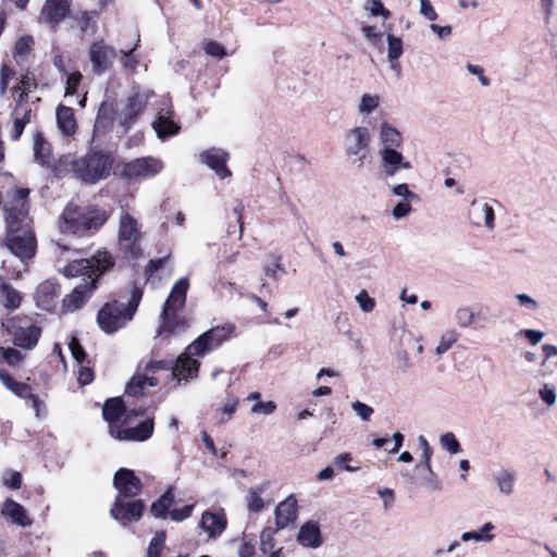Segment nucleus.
<instances>
[{
  "label": "nucleus",
  "mask_w": 557,
  "mask_h": 557,
  "mask_svg": "<svg viewBox=\"0 0 557 557\" xmlns=\"http://www.w3.org/2000/svg\"><path fill=\"white\" fill-rule=\"evenodd\" d=\"M539 397L548 407L555 406L557 401L556 387L553 384H544L539 389Z\"/></svg>",
  "instance_id": "nucleus-46"
},
{
  "label": "nucleus",
  "mask_w": 557,
  "mask_h": 557,
  "mask_svg": "<svg viewBox=\"0 0 557 557\" xmlns=\"http://www.w3.org/2000/svg\"><path fill=\"white\" fill-rule=\"evenodd\" d=\"M164 546L165 533L163 531L157 532L148 545L145 557H161Z\"/></svg>",
  "instance_id": "nucleus-41"
},
{
  "label": "nucleus",
  "mask_w": 557,
  "mask_h": 557,
  "mask_svg": "<svg viewBox=\"0 0 557 557\" xmlns=\"http://www.w3.org/2000/svg\"><path fill=\"white\" fill-rule=\"evenodd\" d=\"M356 300L363 312H371L375 307V300L372 297H370L366 290H361L356 296Z\"/></svg>",
  "instance_id": "nucleus-60"
},
{
  "label": "nucleus",
  "mask_w": 557,
  "mask_h": 557,
  "mask_svg": "<svg viewBox=\"0 0 557 557\" xmlns=\"http://www.w3.org/2000/svg\"><path fill=\"white\" fill-rule=\"evenodd\" d=\"M188 287L189 283L186 277L180 278L172 287L161 313L160 336L177 334L187 327V322L181 312L185 306Z\"/></svg>",
  "instance_id": "nucleus-5"
},
{
  "label": "nucleus",
  "mask_w": 557,
  "mask_h": 557,
  "mask_svg": "<svg viewBox=\"0 0 557 557\" xmlns=\"http://www.w3.org/2000/svg\"><path fill=\"white\" fill-rule=\"evenodd\" d=\"M298 542L306 547L317 548L322 544L320 529L317 522L308 521L299 530Z\"/></svg>",
  "instance_id": "nucleus-30"
},
{
  "label": "nucleus",
  "mask_w": 557,
  "mask_h": 557,
  "mask_svg": "<svg viewBox=\"0 0 557 557\" xmlns=\"http://www.w3.org/2000/svg\"><path fill=\"white\" fill-rule=\"evenodd\" d=\"M454 317L457 325L461 329L469 327L475 320L474 312L470 307H459Z\"/></svg>",
  "instance_id": "nucleus-43"
},
{
  "label": "nucleus",
  "mask_w": 557,
  "mask_h": 557,
  "mask_svg": "<svg viewBox=\"0 0 557 557\" xmlns=\"http://www.w3.org/2000/svg\"><path fill=\"white\" fill-rule=\"evenodd\" d=\"M0 355L2 359L9 364V366H17L23 360V355L15 348H0Z\"/></svg>",
  "instance_id": "nucleus-52"
},
{
  "label": "nucleus",
  "mask_w": 557,
  "mask_h": 557,
  "mask_svg": "<svg viewBox=\"0 0 557 557\" xmlns=\"http://www.w3.org/2000/svg\"><path fill=\"white\" fill-rule=\"evenodd\" d=\"M115 57V49L102 41L94 42L90 46V61L92 70L97 74L104 72L113 63Z\"/></svg>",
  "instance_id": "nucleus-19"
},
{
  "label": "nucleus",
  "mask_w": 557,
  "mask_h": 557,
  "mask_svg": "<svg viewBox=\"0 0 557 557\" xmlns=\"http://www.w3.org/2000/svg\"><path fill=\"white\" fill-rule=\"evenodd\" d=\"M163 164L160 160L152 157L138 158L123 168V175L128 180H143L160 173Z\"/></svg>",
  "instance_id": "nucleus-12"
},
{
  "label": "nucleus",
  "mask_w": 557,
  "mask_h": 557,
  "mask_svg": "<svg viewBox=\"0 0 557 557\" xmlns=\"http://www.w3.org/2000/svg\"><path fill=\"white\" fill-rule=\"evenodd\" d=\"M351 408L355 411V413L363 421L370 420L371 416L374 412L372 407L359 400L354 401L351 404Z\"/></svg>",
  "instance_id": "nucleus-56"
},
{
  "label": "nucleus",
  "mask_w": 557,
  "mask_h": 557,
  "mask_svg": "<svg viewBox=\"0 0 557 557\" xmlns=\"http://www.w3.org/2000/svg\"><path fill=\"white\" fill-rule=\"evenodd\" d=\"M200 161L208 165L220 178L231 176V171L226 166L228 153L219 148H211L200 153Z\"/></svg>",
  "instance_id": "nucleus-20"
},
{
  "label": "nucleus",
  "mask_w": 557,
  "mask_h": 557,
  "mask_svg": "<svg viewBox=\"0 0 557 557\" xmlns=\"http://www.w3.org/2000/svg\"><path fill=\"white\" fill-rule=\"evenodd\" d=\"M59 295V286L54 281L47 280L38 285L35 292V300L39 308L49 310Z\"/></svg>",
  "instance_id": "nucleus-26"
},
{
  "label": "nucleus",
  "mask_w": 557,
  "mask_h": 557,
  "mask_svg": "<svg viewBox=\"0 0 557 557\" xmlns=\"http://www.w3.org/2000/svg\"><path fill=\"white\" fill-rule=\"evenodd\" d=\"M470 222L475 226H484L487 231L495 228V214L492 206L487 202H471Z\"/></svg>",
  "instance_id": "nucleus-22"
},
{
  "label": "nucleus",
  "mask_w": 557,
  "mask_h": 557,
  "mask_svg": "<svg viewBox=\"0 0 557 557\" xmlns=\"http://www.w3.org/2000/svg\"><path fill=\"white\" fill-rule=\"evenodd\" d=\"M0 380L3 383V385L12 391L15 395L20 397H27L29 393V387L24 384L16 382L13 377H11L7 372L0 371Z\"/></svg>",
  "instance_id": "nucleus-40"
},
{
  "label": "nucleus",
  "mask_w": 557,
  "mask_h": 557,
  "mask_svg": "<svg viewBox=\"0 0 557 557\" xmlns=\"http://www.w3.org/2000/svg\"><path fill=\"white\" fill-rule=\"evenodd\" d=\"M125 414V406L120 397L111 398L106 401L102 408V416L110 425H117L122 417Z\"/></svg>",
  "instance_id": "nucleus-32"
},
{
  "label": "nucleus",
  "mask_w": 557,
  "mask_h": 557,
  "mask_svg": "<svg viewBox=\"0 0 557 557\" xmlns=\"http://www.w3.org/2000/svg\"><path fill=\"white\" fill-rule=\"evenodd\" d=\"M113 485L117 491V497L132 498L139 494L141 490V482L135 475L134 471L121 468L119 469L113 478Z\"/></svg>",
  "instance_id": "nucleus-16"
},
{
  "label": "nucleus",
  "mask_w": 557,
  "mask_h": 557,
  "mask_svg": "<svg viewBox=\"0 0 557 557\" xmlns=\"http://www.w3.org/2000/svg\"><path fill=\"white\" fill-rule=\"evenodd\" d=\"M28 189H15L11 199L4 202L5 246L22 261L32 259L37 247L28 219Z\"/></svg>",
  "instance_id": "nucleus-1"
},
{
  "label": "nucleus",
  "mask_w": 557,
  "mask_h": 557,
  "mask_svg": "<svg viewBox=\"0 0 557 557\" xmlns=\"http://www.w3.org/2000/svg\"><path fill=\"white\" fill-rule=\"evenodd\" d=\"M237 406H238V399L236 397H233V396L227 397L216 411L218 422L220 424L226 423L232 418L234 412L236 411Z\"/></svg>",
  "instance_id": "nucleus-39"
},
{
  "label": "nucleus",
  "mask_w": 557,
  "mask_h": 557,
  "mask_svg": "<svg viewBox=\"0 0 557 557\" xmlns=\"http://www.w3.org/2000/svg\"><path fill=\"white\" fill-rule=\"evenodd\" d=\"M297 517V500L289 496L281 502L275 508V522L278 529L287 527Z\"/></svg>",
  "instance_id": "nucleus-28"
},
{
  "label": "nucleus",
  "mask_w": 557,
  "mask_h": 557,
  "mask_svg": "<svg viewBox=\"0 0 557 557\" xmlns=\"http://www.w3.org/2000/svg\"><path fill=\"white\" fill-rule=\"evenodd\" d=\"M161 369H169L164 361L148 362L143 371L138 368L132 380L127 383L125 393L129 396H138L143 394L146 388L156 386L158 380L150 375V373Z\"/></svg>",
  "instance_id": "nucleus-11"
},
{
  "label": "nucleus",
  "mask_w": 557,
  "mask_h": 557,
  "mask_svg": "<svg viewBox=\"0 0 557 557\" xmlns=\"http://www.w3.org/2000/svg\"><path fill=\"white\" fill-rule=\"evenodd\" d=\"M174 497L171 490H168L150 508L156 518H165L169 508L172 506Z\"/></svg>",
  "instance_id": "nucleus-38"
},
{
  "label": "nucleus",
  "mask_w": 557,
  "mask_h": 557,
  "mask_svg": "<svg viewBox=\"0 0 557 557\" xmlns=\"http://www.w3.org/2000/svg\"><path fill=\"white\" fill-rule=\"evenodd\" d=\"M414 200H401L393 209L392 214L395 220H400L409 215L412 211L411 202Z\"/></svg>",
  "instance_id": "nucleus-55"
},
{
  "label": "nucleus",
  "mask_w": 557,
  "mask_h": 557,
  "mask_svg": "<svg viewBox=\"0 0 557 557\" xmlns=\"http://www.w3.org/2000/svg\"><path fill=\"white\" fill-rule=\"evenodd\" d=\"M144 508V503L140 499L127 500V497H116L110 515L122 524H126L127 522L139 520Z\"/></svg>",
  "instance_id": "nucleus-13"
},
{
  "label": "nucleus",
  "mask_w": 557,
  "mask_h": 557,
  "mask_svg": "<svg viewBox=\"0 0 557 557\" xmlns=\"http://www.w3.org/2000/svg\"><path fill=\"white\" fill-rule=\"evenodd\" d=\"M33 46L34 39L30 36H22L16 40L13 57L17 64L22 65L27 61Z\"/></svg>",
  "instance_id": "nucleus-33"
},
{
  "label": "nucleus",
  "mask_w": 557,
  "mask_h": 557,
  "mask_svg": "<svg viewBox=\"0 0 557 557\" xmlns=\"http://www.w3.org/2000/svg\"><path fill=\"white\" fill-rule=\"evenodd\" d=\"M107 218L102 210L96 208H81L70 202L60 220V230L63 233L83 234L91 228H99L104 224Z\"/></svg>",
  "instance_id": "nucleus-6"
},
{
  "label": "nucleus",
  "mask_w": 557,
  "mask_h": 557,
  "mask_svg": "<svg viewBox=\"0 0 557 557\" xmlns=\"http://www.w3.org/2000/svg\"><path fill=\"white\" fill-rule=\"evenodd\" d=\"M96 284L91 280H85V283L77 284L71 294L66 295L63 299V309L65 311H75L81 309L87 299L91 296Z\"/></svg>",
  "instance_id": "nucleus-21"
},
{
  "label": "nucleus",
  "mask_w": 557,
  "mask_h": 557,
  "mask_svg": "<svg viewBox=\"0 0 557 557\" xmlns=\"http://www.w3.org/2000/svg\"><path fill=\"white\" fill-rule=\"evenodd\" d=\"M113 164L111 154L91 152L83 157L63 156L59 160L60 171L73 173L85 183L95 184L110 175Z\"/></svg>",
  "instance_id": "nucleus-3"
},
{
  "label": "nucleus",
  "mask_w": 557,
  "mask_h": 557,
  "mask_svg": "<svg viewBox=\"0 0 557 557\" xmlns=\"http://www.w3.org/2000/svg\"><path fill=\"white\" fill-rule=\"evenodd\" d=\"M459 334L454 330H448L441 335L440 343L435 349V354L441 356L448 351L451 346L458 341Z\"/></svg>",
  "instance_id": "nucleus-42"
},
{
  "label": "nucleus",
  "mask_w": 557,
  "mask_h": 557,
  "mask_svg": "<svg viewBox=\"0 0 557 557\" xmlns=\"http://www.w3.org/2000/svg\"><path fill=\"white\" fill-rule=\"evenodd\" d=\"M272 259H273L272 265H268L264 269V272H265L267 276L276 280L278 277V273L285 274L286 271L282 265V262H281L282 258L280 256H273Z\"/></svg>",
  "instance_id": "nucleus-59"
},
{
  "label": "nucleus",
  "mask_w": 557,
  "mask_h": 557,
  "mask_svg": "<svg viewBox=\"0 0 557 557\" xmlns=\"http://www.w3.org/2000/svg\"><path fill=\"white\" fill-rule=\"evenodd\" d=\"M392 193L395 196L403 198V200H420V197L416 193L411 191L405 183L394 186Z\"/></svg>",
  "instance_id": "nucleus-57"
},
{
  "label": "nucleus",
  "mask_w": 557,
  "mask_h": 557,
  "mask_svg": "<svg viewBox=\"0 0 557 557\" xmlns=\"http://www.w3.org/2000/svg\"><path fill=\"white\" fill-rule=\"evenodd\" d=\"M372 133L368 126L348 128L343 135V149L351 165L361 168L371 152Z\"/></svg>",
  "instance_id": "nucleus-7"
},
{
  "label": "nucleus",
  "mask_w": 557,
  "mask_h": 557,
  "mask_svg": "<svg viewBox=\"0 0 557 557\" xmlns=\"http://www.w3.org/2000/svg\"><path fill=\"white\" fill-rule=\"evenodd\" d=\"M379 156L381 172L385 177H393L398 171L412 168L398 149H380Z\"/></svg>",
  "instance_id": "nucleus-15"
},
{
  "label": "nucleus",
  "mask_w": 557,
  "mask_h": 557,
  "mask_svg": "<svg viewBox=\"0 0 557 557\" xmlns=\"http://www.w3.org/2000/svg\"><path fill=\"white\" fill-rule=\"evenodd\" d=\"M153 419L148 418L134 428L122 429L119 425H110L109 434L117 441L144 442L153 433Z\"/></svg>",
  "instance_id": "nucleus-14"
},
{
  "label": "nucleus",
  "mask_w": 557,
  "mask_h": 557,
  "mask_svg": "<svg viewBox=\"0 0 557 557\" xmlns=\"http://www.w3.org/2000/svg\"><path fill=\"white\" fill-rule=\"evenodd\" d=\"M21 294L9 283L2 282L0 284V300L7 308H17L21 304Z\"/></svg>",
  "instance_id": "nucleus-36"
},
{
  "label": "nucleus",
  "mask_w": 557,
  "mask_h": 557,
  "mask_svg": "<svg viewBox=\"0 0 557 557\" xmlns=\"http://www.w3.org/2000/svg\"><path fill=\"white\" fill-rule=\"evenodd\" d=\"M226 525L227 520L225 513L222 510L203 512L199 523V527L211 539L221 535L223 531L226 529Z\"/></svg>",
  "instance_id": "nucleus-23"
},
{
  "label": "nucleus",
  "mask_w": 557,
  "mask_h": 557,
  "mask_svg": "<svg viewBox=\"0 0 557 557\" xmlns=\"http://www.w3.org/2000/svg\"><path fill=\"white\" fill-rule=\"evenodd\" d=\"M380 103L381 98L379 95L363 94L357 106V111L360 115L367 116L373 113L380 107Z\"/></svg>",
  "instance_id": "nucleus-37"
},
{
  "label": "nucleus",
  "mask_w": 557,
  "mask_h": 557,
  "mask_svg": "<svg viewBox=\"0 0 557 557\" xmlns=\"http://www.w3.org/2000/svg\"><path fill=\"white\" fill-rule=\"evenodd\" d=\"M351 460V456L348 453H343L334 458V463L348 472H356L360 469L359 466H350L348 462Z\"/></svg>",
  "instance_id": "nucleus-62"
},
{
  "label": "nucleus",
  "mask_w": 557,
  "mask_h": 557,
  "mask_svg": "<svg viewBox=\"0 0 557 557\" xmlns=\"http://www.w3.org/2000/svg\"><path fill=\"white\" fill-rule=\"evenodd\" d=\"M379 140L381 149H398L403 145L400 132L387 122L381 123Z\"/></svg>",
  "instance_id": "nucleus-29"
},
{
  "label": "nucleus",
  "mask_w": 557,
  "mask_h": 557,
  "mask_svg": "<svg viewBox=\"0 0 557 557\" xmlns=\"http://www.w3.org/2000/svg\"><path fill=\"white\" fill-rule=\"evenodd\" d=\"M424 465V459H422L418 465H416V470L421 474V476L429 478L430 484L434 490H437L440 486L436 482V475L431 468L430 460H428V467Z\"/></svg>",
  "instance_id": "nucleus-54"
},
{
  "label": "nucleus",
  "mask_w": 557,
  "mask_h": 557,
  "mask_svg": "<svg viewBox=\"0 0 557 557\" xmlns=\"http://www.w3.org/2000/svg\"><path fill=\"white\" fill-rule=\"evenodd\" d=\"M387 40V58L389 61L398 60L403 54V41L400 38L394 36L393 34H388L386 37Z\"/></svg>",
  "instance_id": "nucleus-44"
},
{
  "label": "nucleus",
  "mask_w": 557,
  "mask_h": 557,
  "mask_svg": "<svg viewBox=\"0 0 557 557\" xmlns=\"http://www.w3.org/2000/svg\"><path fill=\"white\" fill-rule=\"evenodd\" d=\"M143 296L140 287L134 286L127 301L112 300L104 304L97 314L99 327L106 333H114L131 321Z\"/></svg>",
  "instance_id": "nucleus-4"
},
{
  "label": "nucleus",
  "mask_w": 557,
  "mask_h": 557,
  "mask_svg": "<svg viewBox=\"0 0 557 557\" xmlns=\"http://www.w3.org/2000/svg\"><path fill=\"white\" fill-rule=\"evenodd\" d=\"M110 112L111 108L109 106H107L106 103H102L100 106L95 122V133L100 132V129L107 128L108 124L110 123Z\"/></svg>",
  "instance_id": "nucleus-48"
},
{
  "label": "nucleus",
  "mask_w": 557,
  "mask_h": 557,
  "mask_svg": "<svg viewBox=\"0 0 557 557\" xmlns=\"http://www.w3.org/2000/svg\"><path fill=\"white\" fill-rule=\"evenodd\" d=\"M233 324L212 327L195 339L172 367V375L177 380L197 376L199 362L194 357H202L206 352L219 347L234 331Z\"/></svg>",
  "instance_id": "nucleus-2"
},
{
  "label": "nucleus",
  "mask_w": 557,
  "mask_h": 557,
  "mask_svg": "<svg viewBox=\"0 0 557 557\" xmlns=\"http://www.w3.org/2000/svg\"><path fill=\"white\" fill-rule=\"evenodd\" d=\"M515 298L521 307L530 311H536L540 308V304L528 294H517Z\"/></svg>",
  "instance_id": "nucleus-64"
},
{
  "label": "nucleus",
  "mask_w": 557,
  "mask_h": 557,
  "mask_svg": "<svg viewBox=\"0 0 557 557\" xmlns=\"http://www.w3.org/2000/svg\"><path fill=\"white\" fill-rule=\"evenodd\" d=\"M275 409L276 405L274 401H257L251 407V413L269 416L272 414Z\"/></svg>",
  "instance_id": "nucleus-61"
},
{
  "label": "nucleus",
  "mask_w": 557,
  "mask_h": 557,
  "mask_svg": "<svg viewBox=\"0 0 557 557\" xmlns=\"http://www.w3.org/2000/svg\"><path fill=\"white\" fill-rule=\"evenodd\" d=\"M72 0H46L41 8L40 22L55 27L69 13Z\"/></svg>",
  "instance_id": "nucleus-18"
},
{
  "label": "nucleus",
  "mask_w": 557,
  "mask_h": 557,
  "mask_svg": "<svg viewBox=\"0 0 557 557\" xmlns=\"http://www.w3.org/2000/svg\"><path fill=\"white\" fill-rule=\"evenodd\" d=\"M152 94L148 90L133 89V92L128 96L126 103L116 112L115 121L123 128V132H127L136 119L141 114L146 108L149 98Z\"/></svg>",
  "instance_id": "nucleus-10"
},
{
  "label": "nucleus",
  "mask_w": 557,
  "mask_h": 557,
  "mask_svg": "<svg viewBox=\"0 0 557 557\" xmlns=\"http://www.w3.org/2000/svg\"><path fill=\"white\" fill-rule=\"evenodd\" d=\"M41 334V329L33 324L29 320H20V323L13 331V342L15 346L25 349L34 348Z\"/></svg>",
  "instance_id": "nucleus-17"
},
{
  "label": "nucleus",
  "mask_w": 557,
  "mask_h": 557,
  "mask_svg": "<svg viewBox=\"0 0 557 557\" xmlns=\"http://www.w3.org/2000/svg\"><path fill=\"white\" fill-rule=\"evenodd\" d=\"M2 483L9 488L17 490L22 484V475L14 470H7L2 473Z\"/></svg>",
  "instance_id": "nucleus-50"
},
{
  "label": "nucleus",
  "mask_w": 557,
  "mask_h": 557,
  "mask_svg": "<svg viewBox=\"0 0 557 557\" xmlns=\"http://www.w3.org/2000/svg\"><path fill=\"white\" fill-rule=\"evenodd\" d=\"M203 50L207 54L218 58V59H222L226 54L223 46H221L219 42L212 41V40L207 41L205 44Z\"/></svg>",
  "instance_id": "nucleus-63"
},
{
  "label": "nucleus",
  "mask_w": 557,
  "mask_h": 557,
  "mask_svg": "<svg viewBox=\"0 0 557 557\" xmlns=\"http://www.w3.org/2000/svg\"><path fill=\"white\" fill-rule=\"evenodd\" d=\"M442 447L450 454H458L461 451V445L451 432H447L440 437Z\"/></svg>",
  "instance_id": "nucleus-45"
},
{
  "label": "nucleus",
  "mask_w": 557,
  "mask_h": 557,
  "mask_svg": "<svg viewBox=\"0 0 557 557\" xmlns=\"http://www.w3.org/2000/svg\"><path fill=\"white\" fill-rule=\"evenodd\" d=\"M364 8L373 16H382L384 20H387L391 16V12L385 9L381 0H367Z\"/></svg>",
  "instance_id": "nucleus-47"
},
{
  "label": "nucleus",
  "mask_w": 557,
  "mask_h": 557,
  "mask_svg": "<svg viewBox=\"0 0 557 557\" xmlns=\"http://www.w3.org/2000/svg\"><path fill=\"white\" fill-rule=\"evenodd\" d=\"M143 238L140 223L128 212L122 211L119 216L117 246L119 249L132 259L141 256L140 240Z\"/></svg>",
  "instance_id": "nucleus-9"
},
{
  "label": "nucleus",
  "mask_w": 557,
  "mask_h": 557,
  "mask_svg": "<svg viewBox=\"0 0 557 557\" xmlns=\"http://www.w3.org/2000/svg\"><path fill=\"white\" fill-rule=\"evenodd\" d=\"M113 267L112 256L108 251H99L89 259H79L70 262L64 267L62 273L66 277L82 276V283L85 280H91L96 284L97 277Z\"/></svg>",
  "instance_id": "nucleus-8"
},
{
  "label": "nucleus",
  "mask_w": 557,
  "mask_h": 557,
  "mask_svg": "<svg viewBox=\"0 0 557 557\" xmlns=\"http://www.w3.org/2000/svg\"><path fill=\"white\" fill-rule=\"evenodd\" d=\"M273 533H274V531L271 528H264L261 531L260 549L263 554L273 552V548H274Z\"/></svg>",
  "instance_id": "nucleus-51"
},
{
  "label": "nucleus",
  "mask_w": 557,
  "mask_h": 557,
  "mask_svg": "<svg viewBox=\"0 0 557 557\" xmlns=\"http://www.w3.org/2000/svg\"><path fill=\"white\" fill-rule=\"evenodd\" d=\"M1 515L7 517L12 523L22 528H28L33 524V520L27 515L26 509L11 498L4 502L1 508Z\"/></svg>",
  "instance_id": "nucleus-24"
},
{
  "label": "nucleus",
  "mask_w": 557,
  "mask_h": 557,
  "mask_svg": "<svg viewBox=\"0 0 557 557\" xmlns=\"http://www.w3.org/2000/svg\"><path fill=\"white\" fill-rule=\"evenodd\" d=\"M495 529L492 522H486L482 525L479 531H467L461 534L463 542L475 541V542H491L494 539V534L491 532Z\"/></svg>",
  "instance_id": "nucleus-35"
},
{
  "label": "nucleus",
  "mask_w": 557,
  "mask_h": 557,
  "mask_svg": "<svg viewBox=\"0 0 557 557\" xmlns=\"http://www.w3.org/2000/svg\"><path fill=\"white\" fill-rule=\"evenodd\" d=\"M34 154L38 163H51V146L40 134H37L34 140Z\"/></svg>",
  "instance_id": "nucleus-34"
},
{
  "label": "nucleus",
  "mask_w": 557,
  "mask_h": 557,
  "mask_svg": "<svg viewBox=\"0 0 557 557\" xmlns=\"http://www.w3.org/2000/svg\"><path fill=\"white\" fill-rule=\"evenodd\" d=\"M55 115L58 127L62 134L70 136L75 133L77 124L72 108L59 106Z\"/></svg>",
  "instance_id": "nucleus-31"
},
{
  "label": "nucleus",
  "mask_w": 557,
  "mask_h": 557,
  "mask_svg": "<svg viewBox=\"0 0 557 557\" xmlns=\"http://www.w3.org/2000/svg\"><path fill=\"white\" fill-rule=\"evenodd\" d=\"M36 82L35 78L30 77L28 74L24 75L20 82V86H17L15 89H21L22 92L20 95V99L17 100V103L21 104L23 102L24 96L27 95V92L32 91L36 88Z\"/></svg>",
  "instance_id": "nucleus-58"
},
{
  "label": "nucleus",
  "mask_w": 557,
  "mask_h": 557,
  "mask_svg": "<svg viewBox=\"0 0 557 557\" xmlns=\"http://www.w3.org/2000/svg\"><path fill=\"white\" fill-rule=\"evenodd\" d=\"M361 33L364 39L374 47H377L381 42L383 33L380 32L375 26H362Z\"/></svg>",
  "instance_id": "nucleus-53"
},
{
  "label": "nucleus",
  "mask_w": 557,
  "mask_h": 557,
  "mask_svg": "<svg viewBox=\"0 0 557 557\" xmlns=\"http://www.w3.org/2000/svg\"><path fill=\"white\" fill-rule=\"evenodd\" d=\"M20 109H21V104L17 103L15 109L12 112L13 128H12V133H11V138L13 140H17L21 137V135L23 134V131L25 128V121L20 119Z\"/></svg>",
  "instance_id": "nucleus-49"
},
{
  "label": "nucleus",
  "mask_w": 557,
  "mask_h": 557,
  "mask_svg": "<svg viewBox=\"0 0 557 557\" xmlns=\"http://www.w3.org/2000/svg\"><path fill=\"white\" fill-rule=\"evenodd\" d=\"M496 490L502 496H510L515 492L517 472L510 468H500L492 474Z\"/></svg>",
  "instance_id": "nucleus-25"
},
{
  "label": "nucleus",
  "mask_w": 557,
  "mask_h": 557,
  "mask_svg": "<svg viewBox=\"0 0 557 557\" xmlns=\"http://www.w3.org/2000/svg\"><path fill=\"white\" fill-rule=\"evenodd\" d=\"M152 127L161 140L177 134L180 131V126L171 120V111L163 108L158 111Z\"/></svg>",
  "instance_id": "nucleus-27"
}]
</instances>
